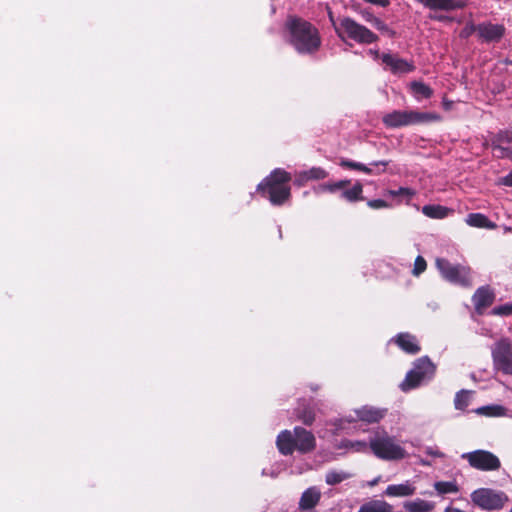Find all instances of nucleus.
<instances>
[{
	"instance_id": "1",
	"label": "nucleus",
	"mask_w": 512,
	"mask_h": 512,
	"mask_svg": "<svg viewBox=\"0 0 512 512\" xmlns=\"http://www.w3.org/2000/svg\"><path fill=\"white\" fill-rule=\"evenodd\" d=\"M285 27L289 34L288 42L299 54L313 55L318 52L322 40L319 30L312 23L301 17L289 16Z\"/></svg>"
},
{
	"instance_id": "2",
	"label": "nucleus",
	"mask_w": 512,
	"mask_h": 512,
	"mask_svg": "<svg viewBox=\"0 0 512 512\" xmlns=\"http://www.w3.org/2000/svg\"><path fill=\"white\" fill-rule=\"evenodd\" d=\"M291 179L289 172L276 168L258 184L257 192L269 199L272 205L281 206L291 197Z\"/></svg>"
},
{
	"instance_id": "3",
	"label": "nucleus",
	"mask_w": 512,
	"mask_h": 512,
	"mask_svg": "<svg viewBox=\"0 0 512 512\" xmlns=\"http://www.w3.org/2000/svg\"><path fill=\"white\" fill-rule=\"evenodd\" d=\"M328 18L337 36L341 39L348 37L359 44H372L378 41V36L366 26L350 17H343L337 22L331 8L327 7Z\"/></svg>"
},
{
	"instance_id": "4",
	"label": "nucleus",
	"mask_w": 512,
	"mask_h": 512,
	"mask_svg": "<svg viewBox=\"0 0 512 512\" xmlns=\"http://www.w3.org/2000/svg\"><path fill=\"white\" fill-rule=\"evenodd\" d=\"M441 117L436 113L394 110L382 117L387 128H400L404 126L439 121Z\"/></svg>"
},
{
	"instance_id": "5",
	"label": "nucleus",
	"mask_w": 512,
	"mask_h": 512,
	"mask_svg": "<svg viewBox=\"0 0 512 512\" xmlns=\"http://www.w3.org/2000/svg\"><path fill=\"white\" fill-rule=\"evenodd\" d=\"M435 371V365L427 356L418 358L413 363V368L407 372L405 379L400 384V389L403 392H408L419 387L423 381L431 379Z\"/></svg>"
},
{
	"instance_id": "6",
	"label": "nucleus",
	"mask_w": 512,
	"mask_h": 512,
	"mask_svg": "<svg viewBox=\"0 0 512 512\" xmlns=\"http://www.w3.org/2000/svg\"><path fill=\"white\" fill-rule=\"evenodd\" d=\"M471 501L482 510L494 511L502 509L509 502V497L501 490L478 488L471 493Z\"/></svg>"
},
{
	"instance_id": "7",
	"label": "nucleus",
	"mask_w": 512,
	"mask_h": 512,
	"mask_svg": "<svg viewBox=\"0 0 512 512\" xmlns=\"http://www.w3.org/2000/svg\"><path fill=\"white\" fill-rule=\"evenodd\" d=\"M435 265L441 276L450 283L471 286V269L461 264H452L445 258H437Z\"/></svg>"
},
{
	"instance_id": "8",
	"label": "nucleus",
	"mask_w": 512,
	"mask_h": 512,
	"mask_svg": "<svg viewBox=\"0 0 512 512\" xmlns=\"http://www.w3.org/2000/svg\"><path fill=\"white\" fill-rule=\"evenodd\" d=\"M369 447L373 454L382 460H401L406 456L405 449L396 444L394 439L389 436L372 439Z\"/></svg>"
},
{
	"instance_id": "9",
	"label": "nucleus",
	"mask_w": 512,
	"mask_h": 512,
	"mask_svg": "<svg viewBox=\"0 0 512 512\" xmlns=\"http://www.w3.org/2000/svg\"><path fill=\"white\" fill-rule=\"evenodd\" d=\"M494 369L512 375V341L503 338L494 344L491 351Z\"/></svg>"
},
{
	"instance_id": "10",
	"label": "nucleus",
	"mask_w": 512,
	"mask_h": 512,
	"mask_svg": "<svg viewBox=\"0 0 512 512\" xmlns=\"http://www.w3.org/2000/svg\"><path fill=\"white\" fill-rule=\"evenodd\" d=\"M462 458L467 460L472 468L480 471H496L501 467L498 456L488 450L479 449L464 453Z\"/></svg>"
},
{
	"instance_id": "11",
	"label": "nucleus",
	"mask_w": 512,
	"mask_h": 512,
	"mask_svg": "<svg viewBox=\"0 0 512 512\" xmlns=\"http://www.w3.org/2000/svg\"><path fill=\"white\" fill-rule=\"evenodd\" d=\"M490 146L496 158L512 161V130L499 131L491 138Z\"/></svg>"
},
{
	"instance_id": "12",
	"label": "nucleus",
	"mask_w": 512,
	"mask_h": 512,
	"mask_svg": "<svg viewBox=\"0 0 512 512\" xmlns=\"http://www.w3.org/2000/svg\"><path fill=\"white\" fill-rule=\"evenodd\" d=\"M506 33V28L502 24H493L491 22H483L478 27V37L483 42H499Z\"/></svg>"
},
{
	"instance_id": "13",
	"label": "nucleus",
	"mask_w": 512,
	"mask_h": 512,
	"mask_svg": "<svg viewBox=\"0 0 512 512\" xmlns=\"http://www.w3.org/2000/svg\"><path fill=\"white\" fill-rule=\"evenodd\" d=\"M495 301V293L489 286L479 287L472 296L475 312L482 315Z\"/></svg>"
},
{
	"instance_id": "14",
	"label": "nucleus",
	"mask_w": 512,
	"mask_h": 512,
	"mask_svg": "<svg viewBox=\"0 0 512 512\" xmlns=\"http://www.w3.org/2000/svg\"><path fill=\"white\" fill-rule=\"evenodd\" d=\"M293 432L296 450L301 453H309L315 449L316 439L312 432L300 426H296Z\"/></svg>"
},
{
	"instance_id": "15",
	"label": "nucleus",
	"mask_w": 512,
	"mask_h": 512,
	"mask_svg": "<svg viewBox=\"0 0 512 512\" xmlns=\"http://www.w3.org/2000/svg\"><path fill=\"white\" fill-rule=\"evenodd\" d=\"M381 59L383 64H385L393 74L409 73L415 68L412 62H408L398 57L396 54L384 53Z\"/></svg>"
},
{
	"instance_id": "16",
	"label": "nucleus",
	"mask_w": 512,
	"mask_h": 512,
	"mask_svg": "<svg viewBox=\"0 0 512 512\" xmlns=\"http://www.w3.org/2000/svg\"><path fill=\"white\" fill-rule=\"evenodd\" d=\"M392 341L407 354L415 355L421 350L416 336L408 332L398 333Z\"/></svg>"
},
{
	"instance_id": "17",
	"label": "nucleus",
	"mask_w": 512,
	"mask_h": 512,
	"mask_svg": "<svg viewBox=\"0 0 512 512\" xmlns=\"http://www.w3.org/2000/svg\"><path fill=\"white\" fill-rule=\"evenodd\" d=\"M357 419L366 423H377L386 414V409H379L373 406H363L355 410Z\"/></svg>"
},
{
	"instance_id": "18",
	"label": "nucleus",
	"mask_w": 512,
	"mask_h": 512,
	"mask_svg": "<svg viewBox=\"0 0 512 512\" xmlns=\"http://www.w3.org/2000/svg\"><path fill=\"white\" fill-rule=\"evenodd\" d=\"M276 445L282 455L288 456L293 454L296 450L294 434L289 430L281 431L277 436Z\"/></svg>"
},
{
	"instance_id": "19",
	"label": "nucleus",
	"mask_w": 512,
	"mask_h": 512,
	"mask_svg": "<svg viewBox=\"0 0 512 512\" xmlns=\"http://www.w3.org/2000/svg\"><path fill=\"white\" fill-rule=\"evenodd\" d=\"M321 499V492L316 487L306 489L299 500V510L308 511L314 508Z\"/></svg>"
},
{
	"instance_id": "20",
	"label": "nucleus",
	"mask_w": 512,
	"mask_h": 512,
	"mask_svg": "<svg viewBox=\"0 0 512 512\" xmlns=\"http://www.w3.org/2000/svg\"><path fill=\"white\" fill-rule=\"evenodd\" d=\"M465 222L467 225L475 228L494 230L497 224L492 222L486 215L476 212L467 215Z\"/></svg>"
},
{
	"instance_id": "21",
	"label": "nucleus",
	"mask_w": 512,
	"mask_h": 512,
	"mask_svg": "<svg viewBox=\"0 0 512 512\" xmlns=\"http://www.w3.org/2000/svg\"><path fill=\"white\" fill-rule=\"evenodd\" d=\"M416 488L408 481L401 484L388 485L383 495L387 497H407L415 493Z\"/></svg>"
},
{
	"instance_id": "22",
	"label": "nucleus",
	"mask_w": 512,
	"mask_h": 512,
	"mask_svg": "<svg viewBox=\"0 0 512 512\" xmlns=\"http://www.w3.org/2000/svg\"><path fill=\"white\" fill-rule=\"evenodd\" d=\"M422 213L432 219H444L454 213V210L439 204H430L422 207Z\"/></svg>"
},
{
	"instance_id": "23",
	"label": "nucleus",
	"mask_w": 512,
	"mask_h": 512,
	"mask_svg": "<svg viewBox=\"0 0 512 512\" xmlns=\"http://www.w3.org/2000/svg\"><path fill=\"white\" fill-rule=\"evenodd\" d=\"M358 512H393V506L385 500H370L362 504Z\"/></svg>"
},
{
	"instance_id": "24",
	"label": "nucleus",
	"mask_w": 512,
	"mask_h": 512,
	"mask_svg": "<svg viewBox=\"0 0 512 512\" xmlns=\"http://www.w3.org/2000/svg\"><path fill=\"white\" fill-rule=\"evenodd\" d=\"M403 506L407 512H431L435 507L433 503L420 498L407 501Z\"/></svg>"
},
{
	"instance_id": "25",
	"label": "nucleus",
	"mask_w": 512,
	"mask_h": 512,
	"mask_svg": "<svg viewBox=\"0 0 512 512\" xmlns=\"http://www.w3.org/2000/svg\"><path fill=\"white\" fill-rule=\"evenodd\" d=\"M362 193L363 186L359 181H357L352 188L344 190L341 197L348 202H357L364 199Z\"/></svg>"
},
{
	"instance_id": "26",
	"label": "nucleus",
	"mask_w": 512,
	"mask_h": 512,
	"mask_svg": "<svg viewBox=\"0 0 512 512\" xmlns=\"http://www.w3.org/2000/svg\"><path fill=\"white\" fill-rule=\"evenodd\" d=\"M328 176V172L321 167H312L307 171L300 173V180H322Z\"/></svg>"
},
{
	"instance_id": "27",
	"label": "nucleus",
	"mask_w": 512,
	"mask_h": 512,
	"mask_svg": "<svg viewBox=\"0 0 512 512\" xmlns=\"http://www.w3.org/2000/svg\"><path fill=\"white\" fill-rule=\"evenodd\" d=\"M339 165L342 168L350 169V170H357V171H361L366 174H379L380 173V171L375 172L373 169L366 166L365 164L355 162V161H352L349 159H342L340 161Z\"/></svg>"
},
{
	"instance_id": "28",
	"label": "nucleus",
	"mask_w": 512,
	"mask_h": 512,
	"mask_svg": "<svg viewBox=\"0 0 512 512\" xmlns=\"http://www.w3.org/2000/svg\"><path fill=\"white\" fill-rule=\"evenodd\" d=\"M411 89L417 98L428 99L433 95V90L430 88V86L426 85L423 82H412Z\"/></svg>"
},
{
	"instance_id": "29",
	"label": "nucleus",
	"mask_w": 512,
	"mask_h": 512,
	"mask_svg": "<svg viewBox=\"0 0 512 512\" xmlns=\"http://www.w3.org/2000/svg\"><path fill=\"white\" fill-rule=\"evenodd\" d=\"M434 489L439 495L458 493L459 487L455 481H438L434 483Z\"/></svg>"
},
{
	"instance_id": "30",
	"label": "nucleus",
	"mask_w": 512,
	"mask_h": 512,
	"mask_svg": "<svg viewBox=\"0 0 512 512\" xmlns=\"http://www.w3.org/2000/svg\"><path fill=\"white\" fill-rule=\"evenodd\" d=\"M470 403V391L460 390L456 393L454 398V406L457 410H465Z\"/></svg>"
},
{
	"instance_id": "31",
	"label": "nucleus",
	"mask_w": 512,
	"mask_h": 512,
	"mask_svg": "<svg viewBox=\"0 0 512 512\" xmlns=\"http://www.w3.org/2000/svg\"><path fill=\"white\" fill-rule=\"evenodd\" d=\"M350 478V474L344 471L331 470L326 473L325 481L328 485H336Z\"/></svg>"
},
{
	"instance_id": "32",
	"label": "nucleus",
	"mask_w": 512,
	"mask_h": 512,
	"mask_svg": "<svg viewBox=\"0 0 512 512\" xmlns=\"http://www.w3.org/2000/svg\"><path fill=\"white\" fill-rule=\"evenodd\" d=\"M297 418L301 420L304 425L311 426L315 421V412L313 408L304 406L302 409L298 410Z\"/></svg>"
},
{
	"instance_id": "33",
	"label": "nucleus",
	"mask_w": 512,
	"mask_h": 512,
	"mask_svg": "<svg viewBox=\"0 0 512 512\" xmlns=\"http://www.w3.org/2000/svg\"><path fill=\"white\" fill-rule=\"evenodd\" d=\"M479 411L490 417H501L506 414V408L502 405L484 406Z\"/></svg>"
},
{
	"instance_id": "34",
	"label": "nucleus",
	"mask_w": 512,
	"mask_h": 512,
	"mask_svg": "<svg viewBox=\"0 0 512 512\" xmlns=\"http://www.w3.org/2000/svg\"><path fill=\"white\" fill-rule=\"evenodd\" d=\"M350 183H351V181L348 179L340 180V181L332 182V183H325V184L321 185V189L323 191H328L330 193H334L338 190L344 189L345 187L350 185Z\"/></svg>"
},
{
	"instance_id": "35",
	"label": "nucleus",
	"mask_w": 512,
	"mask_h": 512,
	"mask_svg": "<svg viewBox=\"0 0 512 512\" xmlns=\"http://www.w3.org/2000/svg\"><path fill=\"white\" fill-rule=\"evenodd\" d=\"M378 31L388 35L389 37H394L396 32L391 29L383 20H381L380 18L378 19H373V24H372Z\"/></svg>"
},
{
	"instance_id": "36",
	"label": "nucleus",
	"mask_w": 512,
	"mask_h": 512,
	"mask_svg": "<svg viewBox=\"0 0 512 512\" xmlns=\"http://www.w3.org/2000/svg\"><path fill=\"white\" fill-rule=\"evenodd\" d=\"M427 268V262L422 256H417L414 262V267L412 270V274L414 276H419L422 274Z\"/></svg>"
},
{
	"instance_id": "37",
	"label": "nucleus",
	"mask_w": 512,
	"mask_h": 512,
	"mask_svg": "<svg viewBox=\"0 0 512 512\" xmlns=\"http://www.w3.org/2000/svg\"><path fill=\"white\" fill-rule=\"evenodd\" d=\"M495 316H509L512 315V303L496 306L491 311Z\"/></svg>"
},
{
	"instance_id": "38",
	"label": "nucleus",
	"mask_w": 512,
	"mask_h": 512,
	"mask_svg": "<svg viewBox=\"0 0 512 512\" xmlns=\"http://www.w3.org/2000/svg\"><path fill=\"white\" fill-rule=\"evenodd\" d=\"M478 27H479V24L476 25V24H474L472 22L467 23L465 25V27L461 30L460 37L464 38V39H467L473 33H477L478 34Z\"/></svg>"
},
{
	"instance_id": "39",
	"label": "nucleus",
	"mask_w": 512,
	"mask_h": 512,
	"mask_svg": "<svg viewBox=\"0 0 512 512\" xmlns=\"http://www.w3.org/2000/svg\"><path fill=\"white\" fill-rule=\"evenodd\" d=\"M388 194L393 196V197L407 196V197L411 198V197H413L415 195V192L412 189H410V188L400 187L397 190H389Z\"/></svg>"
},
{
	"instance_id": "40",
	"label": "nucleus",
	"mask_w": 512,
	"mask_h": 512,
	"mask_svg": "<svg viewBox=\"0 0 512 512\" xmlns=\"http://www.w3.org/2000/svg\"><path fill=\"white\" fill-rule=\"evenodd\" d=\"M345 446L350 447L357 452H364L367 449V444L364 441H348Z\"/></svg>"
},
{
	"instance_id": "41",
	"label": "nucleus",
	"mask_w": 512,
	"mask_h": 512,
	"mask_svg": "<svg viewBox=\"0 0 512 512\" xmlns=\"http://www.w3.org/2000/svg\"><path fill=\"white\" fill-rule=\"evenodd\" d=\"M367 205L372 209H381L389 207V204L382 199H373L367 202Z\"/></svg>"
},
{
	"instance_id": "42",
	"label": "nucleus",
	"mask_w": 512,
	"mask_h": 512,
	"mask_svg": "<svg viewBox=\"0 0 512 512\" xmlns=\"http://www.w3.org/2000/svg\"><path fill=\"white\" fill-rule=\"evenodd\" d=\"M367 3L378 5L381 7H387L390 4L389 0H364Z\"/></svg>"
},
{
	"instance_id": "43",
	"label": "nucleus",
	"mask_w": 512,
	"mask_h": 512,
	"mask_svg": "<svg viewBox=\"0 0 512 512\" xmlns=\"http://www.w3.org/2000/svg\"><path fill=\"white\" fill-rule=\"evenodd\" d=\"M362 16L367 22L371 24H373V19H378V17L374 16L373 13L369 11H363Z\"/></svg>"
},
{
	"instance_id": "44",
	"label": "nucleus",
	"mask_w": 512,
	"mask_h": 512,
	"mask_svg": "<svg viewBox=\"0 0 512 512\" xmlns=\"http://www.w3.org/2000/svg\"><path fill=\"white\" fill-rule=\"evenodd\" d=\"M501 184L508 186V187H512V172H510L509 174H507L505 177H503L501 179Z\"/></svg>"
},
{
	"instance_id": "45",
	"label": "nucleus",
	"mask_w": 512,
	"mask_h": 512,
	"mask_svg": "<svg viewBox=\"0 0 512 512\" xmlns=\"http://www.w3.org/2000/svg\"><path fill=\"white\" fill-rule=\"evenodd\" d=\"M390 161L389 160H379V161H375V162H372L371 165L373 166H382L383 169H382V172L385 171V168L389 165Z\"/></svg>"
},
{
	"instance_id": "46",
	"label": "nucleus",
	"mask_w": 512,
	"mask_h": 512,
	"mask_svg": "<svg viewBox=\"0 0 512 512\" xmlns=\"http://www.w3.org/2000/svg\"><path fill=\"white\" fill-rule=\"evenodd\" d=\"M431 18L436 20V21H439V22H444V21H447V20H451V18L449 16H446V15H435V16H433Z\"/></svg>"
},
{
	"instance_id": "47",
	"label": "nucleus",
	"mask_w": 512,
	"mask_h": 512,
	"mask_svg": "<svg viewBox=\"0 0 512 512\" xmlns=\"http://www.w3.org/2000/svg\"><path fill=\"white\" fill-rule=\"evenodd\" d=\"M427 453H428V454H430V455H432V456H436V457H441V456L443 455L441 452H439V451H434V450H432L431 448H429V449L427 450Z\"/></svg>"
},
{
	"instance_id": "48",
	"label": "nucleus",
	"mask_w": 512,
	"mask_h": 512,
	"mask_svg": "<svg viewBox=\"0 0 512 512\" xmlns=\"http://www.w3.org/2000/svg\"><path fill=\"white\" fill-rule=\"evenodd\" d=\"M510 512H512V507H511V510H510Z\"/></svg>"
}]
</instances>
